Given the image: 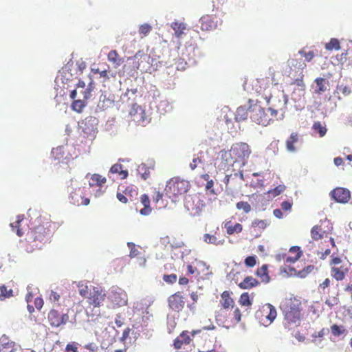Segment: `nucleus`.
<instances>
[{
    "mask_svg": "<svg viewBox=\"0 0 352 352\" xmlns=\"http://www.w3.org/2000/svg\"><path fill=\"white\" fill-rule=\"evenodd\" d=\"M118 55L116 50H111L108 54V59L109 61L120 65V59L118 60Z\"/></svg>",
    "mask_w": 352,
    "mask_h": 352,
    "instance_id": "37998d69",
    "label": "nucleus"
},
{
    "mask_svg": "<svg viewBox=\"0 0 352 352\" xmlns=\"http://www.w3.org/2000/svg\"><path fill=\"white\" fill-rule=\"evenodd\" d=\"M157 108L160 111L168 112L172 109L171 105L167 100H162L160 104L157 105Z\"/></svg>",
    "mask_w": 352,
    "mask_h": 352,
    "instance_id": "4c0bfd02",
    "label": "nucleus"
},
{
    "mask_svg": "<svg viewBox=\"0 0 352 352\" xmlns=\"http://www.w3.org/2000/svg\"><path fill=\"white\" fill-rule=\"evenodd\" d=\"M189 187L190 185L188 181L173 178L167 182L165 191L173 201H176L175 198L179 195H184L189 190Z\"/></svg>",
    "mask_w": 352,
    "mask_h": 352,
    "instance_id": "f257e3e1",
    "label": "nucleus"
},
{
    "mask_svg": "<svg viewBox=\"0 0 352 352\" xmlns=\"http://www.w3.org/2000/svg\"><path fill=\"white\" fill-rule=\"evenodd\" d=\"M91 180L92 181V183H90V185L96 184L99 186H101L107 181L105 177H102L101 175H100L98 174L92 175V176L91 177Z\"/></svg>",
    "mask_w": 352,
    "mask_h": 352,
    "instance_id": "c756f323",
    "label": "nucleus"
},
{
    "mask_svg": "<svg viewBox=\"0 0 352 352\" xmlns=\"http://www.w3.org/2000/svg\"><path fill=\"white\" fill-rule=\"evenodd\" d=\"M221 159L226 166H231L236 162L231 149L230 151H222L221 152Z\"/></svg>",
    "mask_w": 352,
    "mask_h": 352,
    "instance_id": "6ab92c4d",
    "label": "nucleus"
},
{
    "mask_svg": "<svg viewBox=\"0 0 352 352\" xmlns=\"http://www.w3.org/2000/svg\"><path fill=\"white\" fill-rule=\"evenodd\" d=\"M204 241L208 243V244H214V245H219V244H223L222 241H217V238L214 235H210L209 234H205L204 235Z\"/></svg>",
    "mask_w": 352,
    "mask_h": 352,
    "instance_id": "f704fd0d",
    "label": "nucleus"
},
{
    "mask_svg": "<svg viewBox=\"0 0 352 352\" xmlns=\"http://www.w3.org/2000/svg\"><path fill=\"white\" fill-rule=\"evenodd\" d=\"M48 300L52 305V308H60V296L58 293L51 291Z\"/></svg>",
    "mask_w": 352,
    "mask_h": 352,
    "instance_id": "b1692460",
    "label": "nucleus"
},
{
    "mask_svg": "<svg viewBox=\"0 0 352 352\" xmlns=\"http://www.w3.org/2000/svg\"><path fill=\"white\" fill-rule=\"evenodd\" d=\"M256 274L259 276L262 279V282L265 283H267L270 280V278L267 273V265H263L260 268H258Z\"/></svg>",
    "mask_w": 352,
    "mask_h": 352,
    "instance_id": "4be33fe9",
    "label": "nucleus"
},
{
    "mask_svg": "<svg viewBox=\"0 0 352 352\" xmlns=\"http://www.w3.org/2000/svg\"><path fill=\"white\" fill-rule=\"evenodd\" d=\"M0 345L3 348H12L14 345V342L10 340L8 336L3 335L0 338Z\"/></svg>",
    "mask_w": 352,
    "mask_h": 352,
    "instance_id": "72a5a7b5",
    "label": "nucleus"
},
{
    "mask_svg": "<svg viewBox=\"0 0 352 352\" xmlns=\"http://www.w3.org/2000/svg\"><path fill=\"white\" fill-rule=\"evenodd\" d=\"M24 220V215L23 214H19L16 217V220L15 222L10 223V227L12 228V230L13 232H15L17 236H22L24 234L21 228V223Z\"/></svg>",
    "mask_w": 352,
    "mask_h": 352,
    "instance_id": "aec40b11",
    "label": "nucleus"
},
{
    "mask_svg": "<svg viewBox=\"0 0 352 352\" xmlns=\"http://www.w3.org/2000/svg\"><path fill=\"white\" fill-rule=\"evenodd\" d=\"M250 114L248 111V104L247 105L239 107L236 112V120L239 122L247 119L248 116Z\"/></svg>",
    "mask_w": 352,
    "mask_h": 352,
    "instance_id": "412c9836",
    "label": "nucleus"
},
{
    "mask_svg": "<svg viewBox=\"0 0 352 352\" xmlns=\"http://www.w3.org/2000/svg\"><path fill=\"white\" fill-rule=\"evenodd\" d=\"M281 209L285 211H289L292 207V202L289 201H284L281 203Z\"/></svg>",
    "mask_w": 352,
    "mask_h": 352,
    "instance_id": "864d4df0",
    "label": "nucleus"
},
{
    "mask_svg": "<svg viewBox=\"0 0 352 352\" xmlns=\"http://www.w3.org/2000/svg\"><path fill=\"white\" fill-rule=\"evenodd\" d=\"M239 302L243 306H250L252 305L248 293L245 292L241 295Z\"/></svg>",
    "mask_w": 352,
    "mask_h": 352,
    "instance_id": "58836bf2",
    "label": "nucleus"
},
{
    "mask_svg": "<svg viewBox=\"0 0 352 352\" xmlns=\"http://www.w3.org/2000/svg\"><path fill=\"white\" fill-rule=\"evenodd\" d=\"M78 66V71L82 72V71L86 68V63L84 61H78L76 63Z\"/></svg>",
    "mask_w": 352,
    "mask_h": 352,
    "instance_id": "774afa93",
    "label": "nucleus"
},
{
    "mask_svg": "<svg viewBox=\"0 0 352 352\" xmlns=\"http://www.w3.org/2000/svg\"><path fill=\"white\" fill-rule=\"evenodd\" d=\"M294 84L297 86V91L300 94H305V84L301 79H296Z\"/></svg>",
    "mask_w": 352,
    "mask_h": 352,
    "instance_id": "09e8293b",
    "label": "nucleus"
},
{
    "mask_svg": "<svg viewBox=\"0 0 352 352\" xmlns=\"http://www.w3.org/2000/svg\"><path fill=\"white\" fill-rule=\"evenodd\" d=\"M94 89L95 83L92 79L89 78L88 87H87L86 89L79 91V94L82 96V99L75 100L72 104V109L78 113H80L86 106L87 101L92 97V92Z\"/></svg>",
    "mask_w": 352,
    "mask_h": 352,
    "instance_id": "20e7f679",
    "label": "nucleus"
},
{
    "mask_svg": "<svg viewBox=\"0 0 352 352\" xmlns=\"http://www.w3.org/2000/svg\"><path fill=\"white\" fill-rule=\"evenodd\" d=\"M137 171L139 174L141 175L144 179H146L149 175V171L145 164H140L138 166Z\"/></svg>",
    "mask_w": 352,
    "mask_h": 352,
    "instance_id": "e433bc0d",
    "label": "nucleus"
},
{
    "mask_svg": "<svg viewBox=\"0 0 352 352\" xmlns=\"http://www.w3.org/2000/svg\"><path fill=\"white\" fill-rule=\"evenodd\" d=\"M313 85L314 91L316 94H321L327 89L328 81L322 78H317Z\"/></svg>",
    "mask_w": 352,
    "mask_h": 352,
    "instance_id": "2eb2a0df",
    "label": "nucleus"
},
{
    "mask_svg": "<svg viewBox=\"0 0 352 352\" xmlns=\"http://www.w3.org/2000/svg\"><path fill=\"white\" fill-rule=\"evenodd\" d=\"M325 47L328 50L333 49L338 50L340 48V42L337 38H331L328 43H326Z\"/></svg>",
    "mask_w": 352,
    "mask_h": 352,
    "instance_id": "c9c22d12",
    "label": "nucleus"
},
{
    "mask_svg": "<svg viewBox=\"0 0 352 352\" xmlns=\"http://www.w3.org/2000/svg\"><path fill=\"white\" fill-rule=\"evenodd\" d=\"M223 300V306L225 309L229 308L234 303V300L230 297L228 291H224L221 294Z\"/></svg>",
    "mask_w": 352,
    "mask_h": 352,
    "instance_id": "c85d7f7f",
    "label": "nucleus"
},
{
    "mask_svg": "<svg viewBox=\"0 0 352 352\" xmlns=\"http://www.w3.org/2000/svg\"><path fill=\"white\" fill-rule=\"evenodd\" d=\"M232 152L236 162H241L245 165L246 160L250 154L249 146L246 143H236L231 148Z\"/></svg>",
    "mask_w": 352,
    "mask_h": 352,
    "instance_id": "423d86ee",
    "label": "nucleus"
},
{
    "mask_svg": "<svg viewBox=\"0 0 352 352\" xmlns=\"http://www.w3.org/2000/svg\"><path fill=\"white\" fill-rule=\"evenodd\" d=\"M199 23H201V29L202 30H212L217 28V23L210 19L209 16H202Z\"/></svg>",
    "mask_w": 352,
    "mask_h": 352,
    "instance_id": "f3484780",
    "label": "nucleus"
},
{
    "mask_svg": "<svg viewBox=\"0 0 352 352\" xmlns=\"http://www.w3.org/2000/svg\"><path fill=\"white\" fill-rule=\"evenodd\" d=\"M344 331V329H342L340 326H338L337 324H333L331 327V333L334 336H340L343 332Z\"/></svg>",
    "mask_w": 352,
    "mask_h": 352,
    "instance_id": "3c124183",
    "label": "nucleus"
},
{
    "mask_svg": "<svg viewBox=\"0 0 352 352\" xmlns=\"http://www.w3.org/2000/svg\"><path fill=\"white\" fill-rule=\"evenodd\" d=\"M332 199L339 203H346L351 197L350 192L342 188H338L330 192Z\"/></svg>",
    "mask_w": 352,
    "mask_h": 352,
    "instance_id": "1a4fd4ad",
    "label": "nucleus"
},
{
    "mask_svg": "<svg viewBox=\"0 0 352 352\" xmlns=\"http://www.w3.org/2000/svg\"><path fill=\"white\" fill-rule=\"evenodd\" d=\"M261 311L263 314H265L266 316L267 319L270 322H273L277 316L275 307L270 303L264 305L262 307Z\"/></svg>",
    "mask_w": 352,
    "mask_h": 352,
    "instance_id": "4468645a",
    "label": "nucleus"
},
{
    "mask_svg": "<svg viewBox=\"0 0 352 352\" xmlns=\"http://www.w3.org/2000/svg\"><path fill=\"white\" fill-rule=\"evenodd\" d=\"M122 166L120 164H115L114 165H113L110 170H109V173H120V170L122 169Z\"/></svg>",
    "mask_w": 352,
    "mask_h": 352,
    "instance_id": "6e6d98bb",
    "label": "nucleus"
},
{
    "mask_svg": "<svg viewBox=\"0 0 352 352\" xmlns=\"http://www.w3.org/2000/svg\"><path fill=\"white\" fill-rule=\"evenodd\" d=\"M312 128L315 131L319 133L320 137L324 136L327 133L326 127L323 126L320 122H314Z\"/></svg>",
    "mask_w": 352,
    "mask_h": 352,
    "instance_id": "2f4dec72",
    "label": "nucleus"
},
{
    "mask_svg": "<svg viewBox=\"0 0 352 352\" xmlns=\"http://www.w3.org/2000/svg\"><path fill=\"white\" fill-rule=\"evenodd\" d=\"M163 280L166 283L173 284L177 280V275L174 274L164 275Z\"/></svg>",
    "mask_w": 352,
    "mask_h": 352,
    "instance_id": "49530a36",
    "label": "nucleus"
},
{
    "mask_svg": "<svg viewBox=\"0 0 352 352\" xmlns=\"http://www.w3.org/2000/svg\"><path fill=\"white\" fill-rule=\"evenodd\" d=\"M171 28L175 31V34L177 38H180L184 34L183 30L186 29V25L184 23H179L177 22H173L171 24Z\"/></svg>",
    "mask_w": 352,
    "mask_h": 352,
    "instance_id": "bb28decb",
    "label": "nucleus"
},
{
    "mask_svg": "<svg viewBox=\"0 0 352 352\" xmlns=\"http://www.w3.org/2000/svg\"><path fill=\"white\" fill-rule=\"evenodd\" d=\"M113 101L107 97L106 95L102 94L99 98V102L95 109V113H98V111H101L104 109L109 107L110 105L113 104Z\"/></svg>",
    "mask_w": 352,
    "mask_h": 352,
    "instance_id": "dca6fc26",
    "label": "nucleus"
},
{
    "mask_svg": "<svg viewBox=\"0 0 352 352\" xmlns=\"http://www.w3.org/2000/svg\"><path fill=\"white\" fill-rule=\"evenodd\" d=\"M151 212V208L150 206H145L143 208L140 210V213L142 215L147 216Z\"/></svg>",
    "mask_w": 352,
    "mask_h": 352,
    "instance_id": "bf43d9fd",
    "label": "nucleus"
},
{
    "mask_svg": "<svg viewBox=\"0 0 352 352\" xmlns=\"http://www.w3.org/2000/svg\"><path fill=\"white\" fill-rule=\"evenodd\" d=\"M230 222H227L225 224V227L227 229V232L228 234H232L234 233H239L242 231L243 227L240 223H236L234 226L230 225Z\"/></svg>",
    "mask_w": 352,
    "mask_h": 352,
    "instance_id": "a878e982",
    "label": "nucleus"
},
{
    "mask_svg": "<svg viewBox=\"0 0 352 352\" xmlns=\"http://www.w3.org/2000/svg\"><path fill=\"white\" fill-rule=\"evenodd\" d=\"M128 246L131 248L130 252V256L135 257L138 254V250L134 248V244L133 243H128Z\"/></svg>",
    "mask_w": 352,
    "mask_h": 352,
    "instance_id": "052dcab7",
    "label": "nucleus"
},
{
    "mask_svg": "<svg viewBox=\"0 0 352 352\" xmlns=\"http://www.w3.org/2000/svg\"><path fill=\"white\" fill-rule=\"evenodd\" d=\"M201 162V160L199 157H195L192 160V162L190 164V167L192 170H194L197 166V162Z\"/></svg>",
    "mask_w": 352,
    "mask_h": 352,
    "instance_id": "338daca9",
    "label": "nucleus"
},
{
    "mask_svg": "<svg viewBox=\"0 0 352 352\" xmlns=\"http://www.w3.org/2000/svg\"><path fill=\"white\" fill-rule=\"evenodd\" d=\"M60 308H52L48 314V321L51 326L58 327L65 324L69 320L67 314H60Z\"/></svg>",
    "mask_w": 352,
    "mask_h": 352,
    "instance_id": "6e6552de",
    "label": "nucleus"
},
{
    "mask_svg": "<svg viewBox=\"0 0 352 352\" xmlns=\"http://www.w3.org/2000/svg\"><path fill=\"white\" fill-rule=\"evenodd\" d=\"M170 307L175 311H179L184 306V298L179 294H175L168 298Z\"/></svg>",
    "mask_w": 352,
    "mask_h": 352,
    "instance_id": "9b49d317",
    "label": "nucleus"
},
{
    "mask_svg": "<svg viewBox=\"0 0 352 352\" xmlns=\"http://www.w3.org/2000/svg\"><path fill=\"white\" fill-rule=\"evenodd\" d=\"M129 113L133 118V120L136 122H142L144 123L146 121L144 111L142 107L136 103L133 104Z\"/></svg>",
    "mask_w": 352,
    "mask_h": 352,
    "instance_id": "f8f14e48",
    "label": "nucleus"
},
{
    "mask_svg": "<svg viewBox=\"0 0 352 352\" xmlns=\"http://www.w3.org/2000/svg\"><path fill=\"white\" fill-rule=\"evenodd\" d=\"M118 290L119 292H116V294H114V300L116 301V304L119 306L125 305L127 302L126 294L122 289H119Z\"/></svg>",
    "mask_w": 352,
    "mask_h": 352,
    "instance_id": "5701e85b",
    "label": "nucleus"
},
{
    "mask_svg": "<svg viewBox=\"0 0 352 352\" xmlns=\"http://www.w3.org/2000/svg\"><path fill=\"white\" fill-rule=\"evenodd\" d=\"M124 319L122 318L120 314H117L115 318V322L118 327H120L124 324Z\"/></svg>",
    "mask_w": 352,
    "mask_h": 352,
    "instance_id": "69168bd1",
    "label": "nucleus"
},
{
    "mask_svg": "<svg viewBox=\"0 0 352 352\" xmlns=\"http://www.w3.org/2000/svg\"><path fill=\"white\" fill-rule=\"evenodd\" d=\"M130 331H131V329L129 327L124 330V331L122 333V337L120 339V340L121 342H125V340H126V338L129 336Z\"/></svg>",
    "mask_w": 352,
    "mask_h": 352,
    "instance_id": "0e129e2a",
    "label": "nucleus"
},
{
    "mask_svg": "<svg viewBox=\"0 0 352 352\" xmlns=\"http://www.w3.org/2000/svg\"><path fill=\"white\" fill-rule=\"evenodd\" d=\"M248 111L252 121L264 126H267L269 124V120H267V116L264 112V109L257 102L254 103L253 100H249Z\"/></svg>",
    "mask_w": 352,
    "mask_h": 352,
    "instance_id": "7ed1b4c3",
    "label": "nucleus"
},
{
    "mask_svg": "<svg viewBox=\"0 0 352 352\" xmlns=\"http://www.w3.org/2000/svg\"><path fill=\"white\" fill-rule=\"evenodd\" d=\"M301 255H302V252H298V254H296V256L294 257L288 256L286 258V261L287 263H294L300 258Z\"/></svg>",
    "mask_w": 352,
    "mask_h": 352,
    "instance_id": "13d9d810",
    "label": "nucleus"
},
{
    "mask_svg": "<svg viewBox=\"0 0 352 352\" xmlns=\"http://www.w3.org/2000/svg\"><path fill=\"white\" fill-rule=\"evenodd\" d=\"M331 272L333 273V276L337 280H342L344 278L345 274L344 272L340 270L338 267H332Z\"/></svg>",
    "mask_w": 352,
    "mask_h": 352,
    "instance_id": "ea45409f",
    "label": "nucleus"
},
{
    "mask_svg": "<svg viewBox=\"0 0 352 352\" xmlns=\"http://www.w3.org/2000/svg\"><path fill=\"white\" fill-rule=\"evenodd\" d=\"M89 78L91 79V77L90 76H88L86 81L79 80L78 82L76 84L77 88L78 89L82 88V90H85L86 89H85V88L86 87V85L87 84L88 85V82H89Z\"/></svg>",
    "mask_w": 352,
    "mask_h": 352,
    "instance_id": "5fc2aeb1",
    "label": "nucleus"
},
{
    "mask_svg": "<svg viewBox=\"0 0 352 352\" xmlns=\"http://www.w3.org/2000/svg\"><path fill=\"white\" fill-rule=\"evenodd\" d=\"M259 285V282L252 276H246L244 280L239 284V287L243 289H249Z\"/></svg>",
    "mask_w": 352,
    "mask_h": 352,
    "instance_id": "a211bd4d",
    "label": "nucleus"
},
{
    "mask_svg": "<svg viewBox=\"0 0 352 352\" xmlns=\"http://www.w3.org/2000/svg\"><path fill=\"white\" fill-rule=\"evenodd\" d=\"M304 96V94H300L297 91V89L295 88L292 94V99L294 101L299 100L302 96Z\"/></svg>",
    "mask_w": 352,
    "mask_h": 352,
    "instance_id": "4d7b16f0",
    "label": "nucleus"
},
{
    "mask_svg": "<svg viewBox=\"0 0 352 352\" xmlns=\"http://www.w3.org/2000/svg\"><path fill=\"white\" fill-rule=\"evenodd\" d=\"M321 226H315L312 228L311 230V236L314 240H318L322 238L323 234L320 233V231L322 230Z\"/></svg>",
    "mask_w": 352,
    "mask_h": 352,
    "instance_id": "473e14b6",
    "label": "nucleus"
},
{
    "mask_svg": "<svg viewBox=\"0 0 352 352\" xmlns=\"http://www.w3.org/2000/svg\"><path fill=\"white\" fill-rule=\"evenodd\" d=\"M70 62H72V60L68 62L67 64L62 68V70L60 72V76L57 77V79L60 78L63 83H67L72 80L73 74L69 72L72 63L70 64Z\"/></svg>",
    "mask_w": 352,
    "mask_h": 352,
    "instance_id": "ddd939ff",
    "label": "nucleus"
},
{
    "mask_svg": "<svg viewBox=\"0 0 352 352\" xmlns=\"http://www.w3.org/2000/svg\"><path fill=\"white\" fill-rule=\"evenodd\" d=\"M151 26L148 23H144L140 27L139 32L140 34H144V36L147 35L150 31L151 30Z\"/></svg>",
    "mask_w": 352,
    "mask_h": 352,
    "instance_id": "a18cd8bd",
    "label": "nucleus"
},
{
    "mask_svg": "<svg viewBox=\"0 0 352 352\" xmlns=\"http://www.w3.org/2000/svg\"><path fill=\"white\" fill-rule=\"evenodd\" d=\"M141 202L144 206H150V199L147 195L144 194L141 197Z\"/></svg>",
    "mask_w": 352,
    "mask_h": 352,
    "instance_id": "e2e57ef3",
    "label": "nucleus"
},
{
    "mask_svg": "<svg viewBox=\"0 0 352 352\" xmlns=\"http://www.w3.org/2000/svg\"><path fill=\"white\" fill-rule=\"evenodd\" d=\"M106 294L102 289L94 287L92 292H90V303L94 305L95 307H100L105 299Z\"/></svg>",
    "mask_w": 352,
    "mask_h": 352,
    "instance_id": "9d476101",
    "label": "nucleus"
},
{
    "mask_svg": "<svg viewBox=\"0 0 352 352\" xmlns=\"http://www.w3.org/2000/svg\"><path fill=\"white\" fill-rule=\"evenodd\" d=\"M285 189V186L284 185H279L272 190H269V194H272L274 197L279 195L281 192H283Z\"/></svg>",
    "mask_w": 352,
    "mask_h": 352,
    "instance_id": "c03bdc74",
    "label": "nucleus"
},
{
    "mask_svg": "<svg viewBox=\"0 0 352 352\" xmlns=\"http://www.w3.org/2000/svg\"><path fill=\"white\" fill-rule=\"evenodd\" d=\"M133 60V67L141 72H148L153 63V59L149 55L138 51L133 56L129 58Z\"/></svg>",
    "mask_w": 352,
    "mask_h": 352,
    "instance_id": "39448f33",
    "label": "nucleus"
},
{
    "mask_svg": "<svg viewBox=\"0 0 352 352\" xmlns=\"http://www.w3.org/2000/svg\"><path fill=\"white\" fill-rule=\"evenodd\" d=\"M69 199H71V203L74 205H80V201L82 199V196L76 192H72L69 195Z\"/></svg>",
    "mask_w": 352,
    "mask_h": 352,
    "instance_id": "79ce46f5",
    "label": "nucleus"
},
{
    "mask_svg": "<svg viewBox=\"0 0 352 352\" xmlns=\"http://www.w3.org/2000/svg\"><path fill=\"white\" fill-rule=\"evenodd\" d=\"M283 313L285 316L284 325L285 327L289 328L290 324L299 323L300 320V309L298 304L290 300L283 309Z\"/></svg>",
    "mask_w": 352,
    "mask_h": 352,
    "instance_id": "f03ea898",
    "label": "nucleus"
},
{
    "mask_svg": "<svg viewBox=\"0 0 352 352\" xmlns=\"http://www.w3.org/2000/svg\"><path fill=\"white\" fill-rule=\"evenodd\" d=\"M76 344H77L74 342L67 344L65 348V351L67 352H78Z\"/></svg>",
    "mask_w": 352,
    "mask_h": 352,
    "instance_id": "603ef678",
    "label": "nucleus"
},
{
    "mask_svg": "<svg viewBox=\"0 0 352 352\" xmlns=\"http://www.w3.org/2000/svg\"><path fill=\"white\" fill-rule=\"evenodd\" d=\"M236 206L238 210H243L245 213H248L251 210L250 205L245 201H239Z\"/></svg>",
    "mask_w": 352,
    "mask_h": 352,
    "instance_id": "a19ab883",
    "label": "nucleus"
},
{
    "mask_svg": "<svg viewBox=\"0 0 352 352\" xmlns=\"http://www.w3.org/2000/svg\"><path fill=\"white\" fill-rule=\"evenodd\" d=\"M298 141V135L296 133H292L289 138L286 141V147L287 150L289 152L294 153L296 151V148L294 147V143Z\"/></svg>",
    "mask_w": 352,
    "mask_h": 352,
    "instance_id": "393cba45",
    "label": "nucleus"
},
{
    "mask_svg": "<svg viewBox=\"0 0 352 352\" xmlns=\"http://www.w3.org/2000/svg\"><path fill=\"white\" fill-rule=\"evenodd\" d=\"M256 256H249L245 258L244 263L248 267H254L256 265Z\"/></svg>",
    "mask_w": 352,
    "mask_h": 352,
    "instance_id": "de8ad7c7",
    "label": "nucleus"
},
{
    "mask_svg": "<svg viewBox=\"0 0 352 352\" xmlns=\"http://www.w3.org/2000/svg\"><path fill=\"white\" fill-rule=\"evenodd\" d=\"M34 305L37 309L41 310L43 305V300L41 298H36L34 300Z\"/></svg>",
    "mask_w": 352,
    "mask_h": 352,
    "instance_id": "680f3d73",
    "label": "nucleus"
},
{
    "mask_svg": "<svg viewBox=\"0 0 352 352\" xmlns=\"http://www.w3.org/2000/svg\"><path fill=\"white\" fill-rule=\"evenodd\" d=\"M65 147L63 146H58L56 148H54L52 150L51 155L54 158L55 160H60L61 157L65 155Z\"/></svg>",
    "mask_w": 352,
    "mask_h": 352,
    "instance_id": "cd10ccee",
    "label": "nucleus"
},
{
    "mask_svg": "<svg viewBox=\"0 0 352 352\" xmlns=\"http://www.w3.org/2000/svg\"><path fill=\"white\" fill-rule=\"evenodd\" d=\"M13 291L12 289H8L5 285L0 287V300H3L12 296Z\"/></svg>",
    "mask_w": 352,
    "mask_h": 352,
    "instance_id": "7c9ffc66",
    "label": "nucleus"
},
{
    "mask_svg": "<svg viewBox=\"0 0 352 352\" xmlns=\"http://www.w3.org/2000/svg\"><path fill=\"white\" fill-rule=\"evenodd\" d=\"M184 336H186L185 332H182L180 336L175 340L174 346L176 349H180L182 347V345L184 344L182 338H183Z\"/></svg>",
    "mask_w": 352,
    "mask_h": 352,
    "instance_id": "8fccbe9b",
    "label": "nucleus"
},
{
    "mask_svg": "<svg viewBox=\"0 0 352 352\" xmlns=\"http://www.w3.org/2000/svg\"><path fill=\"white\" fill-rule=\"evenodd\" d=\"M98 120L94 116H89L82 121L80 125L82 132L91 140L96 137L98 132Z\"/></svg>",
    "mask_w": 352,
    "mask_h": 352,
    "instance_id": "0eeeda50",
    "label": "nucleus"
}]
</instances>
